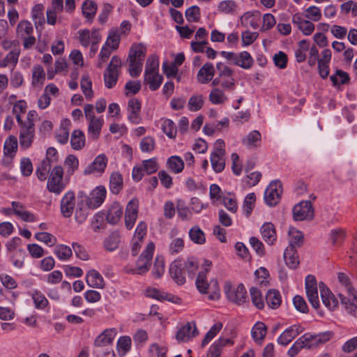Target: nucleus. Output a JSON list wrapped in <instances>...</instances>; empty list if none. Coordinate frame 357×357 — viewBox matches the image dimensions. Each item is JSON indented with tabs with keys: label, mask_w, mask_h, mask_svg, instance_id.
<instances>
[{
	"label": "nucleus",
	"mask_w": 357,
	"mask_h": 357,
	"mask_svg": "<svg viewBox=\"0 0 357 357\" xmlns=\"http://www.w3.org/2000/svg\"><path fill=\"white\" fill-rule=\"evenodd\" d=\"M116 333L115 329L105 330L95 340L93 354L96 357H115L112 342Z\"/></svg>",
	"instance_id": "f257e3e1"
},
{
	"label": "nucleus",
	"mask_w": 357,
	"mask_h": 357,
	"mask_svg": "<svg viewBox=\"0 0 357 357\" xmlns=\"http://www.w3.org/2000/svg\"><path fill=\"white\" fill-rule=\"evenodd\" d=\"M146 53V48L141 43L133 45L131 47L128 55L130 61L129 73L131 77H138L142 73Z\"/></svg>",
	"instance_id": "f03ea898"
},
{
	"label": "nucleus",
	"mask_w": 357,
	"mask_h": 357,
	"mask_svg": "<svg viewBox=\"0 0 357 357\" xmlns=\"http://www.w3.org/2000/svg\"><path fill=\"white\" fill-rule=\"evenodd\" d=\"M63 169L60 165L54 167L50 174L47 189L56 195H60L65 189L66 184L63 181Z\"/></svg>",
	"instance_id": "7ed1b4c3"
},
{
	"label": "nucleus",
	"mask_w": 357,
	"mask_h": 357,
	"mask_svg": "<svg viewBox=\"0 0 357 357\" xmlns=\"http://www.w3.org/2000/svg\"><path fill=\"white\" fill-rule=\"evenodd\" d=\"M154 250V243L152 242L149 243L137 261L136 268L131 269L128 273L138 275H144L147 273L151 266V261L153 259Z\"/></svg>",
	"instance_id": "20e7f679"
},
{
	"label": "nucleus",
	"mask_w": 357,
	"mask_h": 357,
	"mask_svg": "<svg viewBox=\"0 0 357 357\" xmlns=\"http://www.w3.org/2000/svg\"><path fill=\"white\" fill-rule=\"evenodd\" d=\"M106 195V188L102 185H99L94 188L89 195H86L83 192H79L78 199H82L91 208L95 209L104 202Z\"/></svg>",
	"instance_id": "39448f33"
},
{
	"label": "nucleus",
	"mask_w": 357,
	"mask_h": 357,
	"mask_svg": "<svg viewBox=\"0 0 357 357\" xmlns=\"http://www.w3.org/2000/svg\"><path fill=\"white\" fill-rule=\"evenodd\" d=\"M121 64V60L119 57L117 56L112 57L109 64L104 73V82L107 88L112 89L116 84Z\"/></svg>",
	"instance_id": "423d86ee"
},
{
	"label": "nucleus",
	"mask_w": 357,
	"mask_h": 357,
	"mask_svg": "<svg viewBox=\"0 0 357 357\" xmlns=\"http://www.w3.org/2000/svg\"><path fill=\"white\" fill-rule=\"evenodd\" d=\"M159 169V165L155 158L144 160L139 165H135L132 172V177L135 181H139L142 179L144 174H152Z\"/></svg>",
	"instance_id": "0eeeda50"
},
{
	"label": "nucleus",
	"mask_w": 357,
	"mask_h": 357,
	"mask_svg": "<svg viewBox=\"0 0 357 357\" xmlns=\"http://www.w3.org/2000/svg\"><path fill=\"white\" fill-rule=\"evenodd\" d=\"M221 55L234 65L238 66L243 69L251 68L254 63L252 57L247 51H243L238 54L222 51Z\"/></svg>",
	"instance_id": "6e6552de"
},
{
	"label": "nucleus",
	"mask_w": 357,
	"mask_h": 357,
	"mask_svg": "<svg viewBox=\"0 0 357 357\" xmlns=\"http://www.w3.org/2000/svg\"><path fill=\"white\" fill-rule=\"evenodd\" d=\"M282 192V183L279 180L271 181L264 192L265 203L269 206L278 204L281 199Z\"/></svg>",
	"instance_id": "1a4fd4ad"
},
{
	"label": "nucleus",
	"mask_w": 357,
	"mask_h": 357,
	"mask_svg": "<svg viewBox=\"0 0 357 357\" xmlns=\"http://www.w3.org/2000/svg\"><path fill=\"white\" fill-rule=\"evenodd\" d=\"M224 291L227 298L237 305H241L246 301L247 291L243 284H239L236 287H234L230 282H226L224 286Z\"/></svg>",
	"instance_id": "9d476101"
},
{
	"label": "nucleus",
	"mask_w": 357,
	"mask_h": 357,
	"mask_svg": "<svg viewBox=\"0 0 357 357\" xmlns=\"http://www.w3.org/2000/svg\"><path fill=\"white\" fill-rule=\"evenodd\" d=\"M20 126V146L22 149L30 148L35 138V127L32 125L18 124Z\"/></svg>",
	"instance_id": "9b49d317"
},
{
	"label": "nucleus",
	"mask_w": 357,
	"mask_h": 357,
	"mask_svg": "<svg viewBox=\"0 0 357 357\" xmlns=\"http://www.w3.org/2000/svg\"><path fill=\"white\" fill-rule=\"evenodd\" d=\"M337 296L347 312L357 318V291L347 295L341 292Z\"/></svg>",
	"instance_id": "f8f14e48"
},
{
	"label": "nucleus",
	"mask_w": 357,
	"mask_h": 357,
	"mask_svg": "<svg viewBox=\"0 0 357 357\" xmlns=\"http://www.w3.org/2000/svg\"><path fill=\"white\" fill-rule=\"evenodd\" d=\"M313 215L312 204L310 201L301 202L293 208V216L296 221L311 219Z\"/></svg>",
	"instance_id": "ddd939ff"
},
{
	"label": "nucleus",
	"mask_w": 357,
	"mask_h": 357,
	"mask_svg": "<svg viewBox=\"0 0 357 357\" xmlns=\"http://www.w3.org/2000/svg\"><path fill=\"white\" fill-rule=\"evenodd\" d=\"M107 158L105 154H99L91 163L86 167L84 170V174L101 175L107 167Z\"/></svg>",
	"instance_id": "4468645a"
},
{
	"label": "nucleus",
	"mask_w": 357,
	"mask_h": 357,
	"mask_svg": "<svg viewBox=\"0 0 357 357\" xmlns=\"http://www.w3.org/2000/svg\"><path fill=\"white\" fill-rule=\"evenodd\" d=\"M78 39L82 46L86 48L93 44V42L100 43L101 36L99 30L97 29H93L91 31L89 29H85L78 31Z\"/></svg>",
	"instance_id": "2eb2a0df"
},
{
	"label": "nucleus",
	"mask_w": 357,
	"mask_h": 357,
	"mask_svg": "<svg viewBox=\"0 0 357 357\" xmlns=\"http://www.w3.org/2000/svg\"><path fill=\"white\" fill-rule=\"evenodd\" d=\"M304 331L300 324H294L286 328L278 338V343L282 346L289 344L295 337Z\"/></svg>",
	"instance_id": "dca6fc26"
},
{
	"label": "nucleus",
	"mask_w": 357,
	"mask_h": 357,
	"mask_svg": "<svg viewBox=\"0 0 357 357\" xmlns=\"http://www.w3.org/2000/svg\"><path fill=\"white\" fill-rule=\"evenodd\" d=\"M75 196L74 192L70 190L65 193L61 199L60 210L64 218H70L74 211Z\"/></svg>",
	"instance_id": "f3484780"
},
{
	"label": "nucleus",
	"mask_w": 357,
	"mask_h": 357,
	"mask_svg": "<svg viewBox=\"0 0 357 357\" xmlns=\"http://www.w3.org/2000/svg\"><path fill=\"white\" fill-rule=\"evenodd\" d=\"M199 332L194 322H188L183 326L176 334V339L179 342H185L198 335Z\"/></svg>",
	"instance_id": "a211bd4d"
},
{
	"label": "nucleus",
	"mask_w": 357,
	"mask_h": 357,
	"mask_svg": "<svg viewBox=\"0 0 357 357\" xmlns=\"http://www.w3.org/2000/svg\"><path fill=\"white\" fill-rule=\"evenodd\" d=\"M182 265L183 259H176L170 264L169 268L171 278L178 285H182L186 281L185 271Z\"/></svg>",
	"instance_id": "6ab92c4d"
},
{
	"label": "nucleus",
	"mask_w": 357,
	"mask_h": 357,
	"mask_svg": "<svg viewBox=\"0 0 357 357\" xmlns=\"http://www.w3.org/2000/svg\"><path fill=\"white\" fill-rule=\"evenodd\" d=\"M212 262L210 260L205 259L202 264L204 271H200L197 277L195 284L198 291L201 294H207L209 284L206 280V273L210 271Z\"/></svg>",
	"instance_id": "aec40b11"
},
{
	"label": "nucleus",
	"mask_w": 357,
	"mask_h": 357,
	"mask_svg": "<svg viewBox=\"0 0 357 357\" xmlns=\"http://www.w3.org/2000/svg\"><path fill=\"white\" fill-rule=\"evenodd\" d=\"M139 203L137 199H131L126 206L125 225L128 229H131L137 218Z\"/></svg>",
	"instance_id": "412c9836"
},
{
	"label": "nucleus",
	"mask_w": 357,
	"mask_h": 357,
	"mask_svg": "<svg viewBox=\"0 0 357 357\" xmlns=\"http://www.w3.org/2000/svg\"><path fill=\"white\" fill-rule=\"evenodd\" d=\"M320 295L324 305L330 310H335L338 305V301L331 291L323 283L319 284Z\"/></svg>",
	"instance_id": "4be33fe9"
},
{
	"label": "nucleus",
	"mask_w": 357,
	"mask_h": 357,
	"mask_svg": "<svg viewBox=\"0 0 357 357\" xmlns=\"http://www.w3.org/2000/svg\"><path fill=\"white\" fill-rule=\"evenodd\" d=\"M31 18L34 22L37 32L40 35L45 23L44 6L43 4H36L33 7L31 10Z\"/></svg>",
	"instance_id": "5701e85b"
},
{
	"label": "nucleus",
	"mask_w": 357,
	"mask_h": 357,
	"mask_svg": "<svg viewBox=\"0 0 357 357\" xmlns=\"http://www.w3.org/2000/svg\"><path fill=\"white\" fill-rule=\"evenodd\" d=\"M337 294L343 292V294L347 295L356 291L353 286L351 278L344 273H339L337 274Z\"/></svg>",
	"instance_id": "b1692460"
},
{
	"label": "nucleus",
	"mask_w": 357,
	"mask_h": 357,
	"mask_svg": "<svg viewBox=\"0 0 357 357\" xmlns=\"http://www.w3.org/2000/svg\"><path fill=\"white\" fill-rule=\"evenodd\" d=\"M87 284L93 288L103 289L105 286V280L101 274L96 270H89L86 274Z\"/></svg>",
	"instance_id": "393cba45"
},
{
	"label": "nucleus",
	"mask_w": 357,
	"mask_h": 357,
	"mask_svg": "<svg viewBox=\"0 0 357 357\" xmlns=\"http://www.w3.org/2000/svg\"><path fill=\"white\" fill-rule=\"evenodd\" d=\"M215 75L214 66L211 63H205L198 71L197 79L200 84H207L212 80Z\"/></svg>",
	"instance_id": "a878e982"
},
{
	"label": "nucleus",
	"mask_w": 357,
	"mask_h": 357,
	"mask_svg": "<svg viewBox=\"0 0 357 357\" xmlns=\"http://www.w3.org/2000/svg\"><path fill=\"white\" fill-rule=\"evenodd\" d=\"M260 232L264 241L268 245H273L277 240L275 226L271 222H265L261 227Z\"/></svg>",
	"instance_id": "bb28decb"
},
{
	"label": "nucleus",
	"mask_w": 357,
	"mask_h": 357,
	"mask_svg": "<svg viewBox=\"0 0 357 357\" xmlns=\"http://www.w3.org/2000/svg\"><path fill=\"white\" fill-rule=\"evenodd\" d=\"M261 133L258 130H252L242 139V144L249 149H255L260 146Z\"/></svg>",
	"instance_id": "cd10ccee"
},
{
	"label": "nucleus",
	"mask_w": 357,
	"mask_h": 357,
	"mask_svg": "<svg viewBox=\"0 0 357 357\" xmlns=\"http://www.w3.org/2000/svg\"><path fill=\"white\" fill-rule=\"evenodd\" d=\"M12 210L14 213L26 222H34L36 218L34 215L25 209V206L18 202H11Z\"/></svg>",
	"instance_id": "c85d7f7f"
},
{
	"label": "nucleus",
	"mask_w": 357,
	"mask_h": 357,
	"mask_svg": "<svg viewBox=\"0 0 357 357\" xmlns=\"http://www.w3.org/2000/svg\"><path fill=\"white\" fill-rule=\"evenodd\" d=\"M284 259L286 265L290 268H296L299 264L296 248L287 247L284 252Z\"/></svg>",
	"instance_id": "c756f323"
},
{
	"label": "nucleus",
	"mask_w": 357,
	"mask_h": 357,
	"mask_svg": "<svg viewBox=\"0 0 357 357\" xmlns=\"http://www.w3.org/2000/svg\"><path fill=\"white\" fill-rule=\"evenodd\" d=\"M123 215V207L117 203H114L108 210L106 220L112 225H116Z\"/></svg>",
	"instance_id": "7c9ffc66"
},
{
	"label": "nucleus",
	"mask_w": 357,
	"mask_h": 357,
	"mask_svg": "<svg viewBox=\"0 0 357 357\" xmlns=\"http://www.w3.org/2000/svg\"><path fill=\"white\" fill-rule=\"evenodd\" d=\"M71 122L69 119L61 121V126L56 133V138L61 144H65L68 141L69 130Z\"/></svg>",
	"instance_id": "2f4dec72"
},
{
	"label": "nucleus",
	"mask_w": 357,
	"mask_h": 357,
	"mask_svg": "<svg viewBox=\"0 0 357 357\" xmlns=\"http://www.w3.org/2000/svg\"><path fill=\"white\" fill-rule=\"evenodd\" d=\"M45 80V73L40 65H35L32 68L31 84L33 87H41Z\"/></svg>",
	"instance_id": "473e14b6"
},
{
	"label": "nucleus",
	"mask_w": 357,
	"mask_h": 357,
	"mask_svg": "<svg viewBox=\"0 0 357 357\" xmlns=\"http://www.w3.org/2000/svg\"><path fill=\"white\" fill-rule=\"evenodd\" d=\"M91 207L87 206L84 201L82 199H79L75 213V219L79 224L83 223L87 218L89 214V210Z\"/></svg>",
	"instance_id": "72a5a7b5"
},
{
	"label": "nucleus",
	"mask_w": 357,
	"mask_h": 357,
	"mask_svg": "<svg viewBox=\"0 0 357 357\" xmlns=\"http://www.w3.org/2000/svg\"><path fill=\"white\" fill-rule=\"evenodd\" d=\"M29 295L33 301L36 309L43 310L48 305L49 301L41 291L34 289L29 293Z\"/></svg>",
	"instance_id": "f704fd0d"
},
{
	"label": "nucleus",
	"mask_w": 357,
	"mask_h": 357,
	"mask_svg": "<svg viewBox=\"0 0 357 357\" xmlns=\"http://www.w3.org/2000/svg\"><path fill=\"white\" fill-rule=\"evenodd\" d=\"M229 342V339L219 338L209 347L207 357H220L222 348Z\"/></svg>",
	"instance_id": "c9c22d12"
},
{
	"label": "nucleus",
	"mask_w": 357,
	"mask_h": 357,
	"mask_svg": "<svg viewBox=\"0 0 357 357\" xmlns=\"http://www.w3.org/2000/svg\"><path fill=\"white\" fill-rule=\"evenodd\" d=\"M162 77L158 72L144 74V82L151 91L157 90L162 82Z\"/></svg>",
	"instance_id": "e433bc0d"
},
{
	"label": "nucleus",
	"mask_w": 357,
	"mask_h": 357,
	"mask_svg": "<svg viewBox=\"0 0 357 357\" xmlns=\"http://www.w3.org/2000/svg\"><path fill=\"white\" fill-rule=\"evenodd\" d=\"M123 176L119 172L112 173L109 178V190L112 194L117 195L123 188Z\"/></svg>",
	"instance_id": "4c0bfd02"
},
{
	"label": "nucleus",
	"mask_w": 357,
	"mask_h": 357,
	"mask_svg": "<svg viewBox=\"0 0 357 357\" xmlns=\"http://www.w3.org/2000/svg\"><path fill=\"white\" fill-rule=\"evenodd\" d=\"M216 68L218 70V76L221 80H225L226 82L231 80L233 89L235 86V80L233 77V70L222 63H218L216 64Z\"/></svg>",
	"instance_id": "58836bf2"
},
{
	"label": "nucleus",
	"mask_w": 357,
	"mask_h": 357,
	"mask_svg": "<svg viewBox=\"0 0 357 357\" xmlns=\"http://www.w3.org/2000/svg\"><path fill=\"white\" fill-rule=\"evenodd\" d=\"M121 236L119 232L111 233L104 241V248L109 252L116 250L119 245Z\"/></svg>",
	"instance_id": "ea45409f"
},
{
	"label": "nucleus",
	"mask_w": 357,
	"mask_h": 357,
	"mask_svg": "<svg viewBox=\"0 0 357 357\" xmlns=\"http://www.w3.org/2000/svg\"><path fill=\"white\" fill-rule=\"evenodd\" d=\"M160 127L163 132L170 139L176 136L177 129L174 122L169 119H162L160 121Z\"/></svg>",
	"instance_id": "a19ab883"
},
{
	"label": "nucleus",
	"mask_w": 357,
	"mask_h": 357,
	"mask_svg": "<svg viewBox=\"0 0 357 357\" xmlns=\"http://www.w3.org/2000/svg\"><path fill=\"white\" fill-rule=\"evenodd\" d=\"M17 150V137L10 135L5 141L3 145V153L6 156L12 158L16 153Z\"/></svg>",
	"instance_id": "79ce46f5"
},
{
	"label": "nucleus",
	"mask_w": 357,
	"mask_h": 357,
	"mask_svg": "<svg viewBox=\"0 0 357 357\" xmlns=\"http://www.w3.org/2000/svg\"><path fill=\"white\" fill-rule=\"evenodd\" d=\"M288 233L289 236L288 247L299 248L303 243V233L294 227L289 228Z\"/></svg>",
	"instance_id": "37998d69"
},
{
	"label": "nucleus",
	"mask_w": 357,
	"mask_h": 357,
	"mask_svg": "<svg viewBox=\"0 0 357 357\" xmlns=\"http://www.w3.org/2000/svg\"><path fill=\"white\" fill-rule=\"evenodd\" d=\"M266 301L271 308L277 309L280 307L282 302L280 292L275 289L268 290L266 295Z\"/></svg>",
	"instance_id": "c03bdc74"
},
{
	"label": "nucleus",
	"mask_w": 357,
	"mask_h": 357,
	"mask_svg": "<svg viewBox=\"0 0 357 357\" xmlns=\"http://www.w3.org/2000/svg\"><path fill=\"white\" fill-rule=\"evenodd\" d=\"M52 164L47 159H43L38 165L36 174L40 181L47 179V175L50 174Z\"/></svg>",
	"instance_id": "a18cd8bd"
},
{
	"label": "nucleus",
	"mask_w": 357,
	"mask_h": 357,
	"mask_svg": "<svg viewBox=\"0 0 357 357\" xmlns=\"http://www.w3.org/2000/svg\"><path fill=\"white\" fill-rule=\"evenodd\" d=\"M167 167L173 173L179 174L184 168V162L181 157L173 155L167 159Z\"/></svg>",
	"instance_id": "49530a36"
},
{
	"label": "nucleus",
	"mask_w": 357,
	"mask_h": 357,
	"mask_svg": "<svg viewBox=\"0 0 357 357\" xmlns=\"http://www.w3.org/2000/svg\"><path fill=\"white\" fill-rule=\"evenodd\" d=\"M209 101L213 105H223L228 98L224 92V89L215 87L209 93Z\"/></svg>",
	"instance_id": "de8ad7c7"
},
{
	"label": "nucleus",
	"mask_w": 357,
	"mask_h": 357,
	"mask_svg": "<svg viewBox=\"0 0 357 357\" xmlns=\"http://www.w3.org/2000/svg\"><path fill=\"white\" fill-rule=\"evenodd\" d=\"M71 146L74 150H81L85 145V135L80 130L73 132L70 139Z\"/></svg>",
	"instance_id": "09e8293b"
},
{
	"label": "nucleus",
	"mask_w": 357,
	"mask_h": 357,
	"mask_svg": "<svg viewBox=\"0 0 357 357\" xmlns=\"http://www.w3.org/2000/svg\"><path fill=\"white\" fill-rule=\"evenodd\" d=\"M33 27L31 23L28 20L20 21L16 28L17 36L20 38L32 35Z\"/></svg>",
	"instance_id": "8fccbe9b"
},
{
	"label": "nucleus",
	"mask_w": 357,
	"mask_h": 357,
	"mask_svg": "<svg viewBox=\"0 0 357 357\" xmlns=\"http://www.w3.org/2000/svg\"><path fill=\"white\" fill-rule=\"evenodd\" d=\"M103 124V119L100 117L93 119L89 121V135L93 139H97L100 133V130Z\"/></svg>",
	"instance_id": "3c124183"
},
{
	"label": "nucleus",
	"mask_w": 357,
	"mask_h": 357,
	"mask_svg": "<svg viewBox=\"0 0 357 357\" xmlns=\"http://www.w3.org/2000/svg\"><path fill=\"white\" fill-rule=\"evenodd\" d=\"M210 160L213 169L216 173L222 172L225 167L224 155L211 153Z\"/></svg>",
	"instance_id": "603ef678"
},
{
	"label": "nucleus",
	"mask_w": 357,
	"mask_h": 357,
	"mask_svg": "<svg viewBox=\"0 0 357 357\" xmlns=\"http://www.w3.org/2000/svg\"><path fill=\"white\" fill-rule=\"evenodd\" d=\"M20 50L19 47H14L10 52H9L3 59L1 66L6 67L10 64H12L13 67L16 66L18 62V58L20 56Z\"/></svg>",
	"instance_id": "864d4df0"
},
{
	"label": "nucleus",
	"mask_w": 357,
	"mask_h": 357,
	"mask_svg": "<svg viewBox=\"0 0 357 357\" xmlns=\"http://www.w3.org/2000/svg\"><path fill=\"white\" fill-rule=\"evenodd\" d=\"M82 14L91 22L97 11V5L94 1H85L82 3Z\"/></svg>",
	"instance_id": "5fc2aeb1"
},
{
	"label": "nucleus",
	"mask_w": 357,
	"mask_h": 357,
	"mask_svg": "<svg viewBox=\"0 0 357 357\" xmlns=\"http://www.w3.org/2000/svg\"><path fill=\"white\" fill-rule=\"evenodd\" d=\"M121 35L118 29H112L109 33L105 45L112 48V50H116L119 45Z\"/></svg>",
	"instance_id": "6e6d98bb"
},
{
	"label": "nucleus",
	"mask_w": 357,
	"mask_h": 357,
	"mask_svg": "<svg viewBox=\"0 0 357 357\" xmlns=\"http://www.w3.org/2000/svg\"><path fill=\"white\" fill-rule=\"evenodd\" d=\"M64 166L66 171V176H70L78 169L79 160L74 155H68L64 161Z\"/></svg>",
	"instance_id": "4d7b16f0"
},
{
	"label": "nucleus",
	"mask_w": 357,
	"mask_h": 357,
	"mask_svg": "<svg viewBox=\"0 0 357 357\" xmlns=\"http://www.w3.org/2000/svg\"><path fill=\"white\" fill-rule=\"evenodd\" d=\"M189 237L196 244L202 245L206 241L205 234L198 226H194L190 229Z\"/></svg>",
	"instance_id": "13d9d810"
},
{
	"label": "nucleus",
	"mask_w": 357,
	"mask_h": 357,
	"mask_svg": "<svg viewBox=\"0 0 357 357\" xmlns=\"http://www.w3.org/2000/svg\"><path fill=\"white\" fill-rule=\"evenodd\" d=\"M183 268L188 274L190 278H193L198 269L199 264L194 257H189L186 260H183Z\"/></svg>",
	"instance_id": "bf43d9fd"
},
{
	"label": "nucleus",
	"mask_w": 357,
	"mask_h": 357,
	"mask_svg": "<svg viewBox=\"0 0 357 357\" xmlns=\"http://www.w3.org/2000/svg\"><path fill=\"white\" fill-rule=\"evenodd\" d=\"M81 89L87 100H91L93 97L92 82L87 75H84L82 77Z\"/></svg>",
	"instance_id": "052dcab7"
},
{
	"label": "nucleus",
	"mask_w": 357,
	"mask_h": 357,
	"mask_svg": "<svg viewBox=\"0 0 357 357\" xmlns=\"http://www.w3.org/2000/svg\"><path fill=\"white\" fill-rule=\"evenodd\" d=\"M266 334V326L263 322H257L252 328V336L255 341H261Z\"/></svg>",
	"instance_id": "680f3d73"
},
{
	"label": "nucleus",
	"mask_w": 357,
	"mask_h": 357,
	"mask_svg": "<svg viewBox=\"0 0 357 357\" xmlns=\"http://www.w3.org/2000/svg\"><path fill=\"white\" fill-rule=\"evenodd\" d=\"M256 201V197L255 193L251 192L246 195L245 197L243 205V211L244 214L249 217L252 213L253 208L255 206V203Z\"/></svg>",
	"instance_id": "e2e57ef3"
},
{
	"label": "nucleus",
	"mask_w": 357,
	"mask_h": 357,
	"mask_svg": "<svg viewBox=\"0 0 357 357\" xmlns=\"http://www.w3.org/2000/svg\"><path fill=\"white\" fill-rule=\"evenodd\" d=\"M301 340L304 348L313 349L319 346L316 335H312L310 333H305L299 337Z\"/></svg>",
	"instance_id": "0e129e2a"
},
{
	"label": "nucleus",
	"mask_w": 357,
	"mask_h": 357,
	"mask_svg": "<svg viewBox=\"0 0 357 357\" xmlns=\"http://www.w3.org/2000/svg\"><path fill=\"white\" fill-rule=\"evenodd\" d=\"M26 109V102L24 100H18L14 104L13 114L15 115L18 124L22 123L21 115L25 113Z\"/></svg>",
	"instance_id": "69168bd1"
},
{
	"label": "nucleus",
	"mask_w": 357,
	"mask_h": 357,
	"mask_svg": "<svg viewBox=\"0 0 357 357\" xmlns=\"http://www.w3.org/2000/svg\"><path fill=\"white\" fill-rule=\"evenodd\" d=\"M250 294L254 305L260 310L264 308V303L261 291L256 287H251Z\"/></svg>",
	"instance_id": "338daca9"
},
{
	"label": "nucleus",
	"mask_w": 357,
	"mask_h": 357,
	"mask_svg": "<svg viewBox=\"0 0 357 357\" xmlns=\"http://www.w3.org/2000/svg\"><path fill=\"white\" fill-rule=\"evenodd\" d=\"M54 254L59 259L67 260L71 257L73 252L70 247L61 244L55 248Z\"/></svg>",
	"instance_id": "774afa93"
}]
</instances>
